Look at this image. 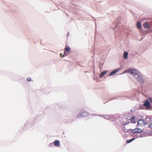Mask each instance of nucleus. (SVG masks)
I'll use <instances>...</instances> for the list:
<instances>
[{"instance_id":"nucleus-24","label":"nucleus","mask_w":152,"mask_h":152,"mask_svg":"<svg viewBox=\"0 0 152 152\" xmlns=\"http://www.w3.org/2000/svg\"><path fill=\"white\" fill-rule=\"evenodd\" d=\"M117 28H118V24L116 25L115 26V29Z\"/></svg>"},{"instance_id":"nucleus-5","label":"nucleus","mask_w":152,"mask_h":152,"mask_svg":"<svg viewBox=\"0 0 152 152\" xmlns=\"http://www.w3.org/2000/svg\"><path fill=\"white\" fill-rule=\"evenodd\" d=\"M88 113L86 111L83 112L80 114V116L81 117H86L88 116Z\"/></svg>"},{"instance_id":"nucleus-18","label":"nucleus","mask_w":152,"mask_h":152,"mask_svg":"<svg viewBox=\"0 0 152 152\" xmlns=\"http://www.w3.org/2000/svg\"><path fill=\"white\" fill-rule=\"evenodd\" d=\"M65 54H66V52H65V51H64V54L63 55H62V53H61L60 54V56L62 57H64L65 56Z\"/></svg>"},{"instance_id":"nucleus-25","label":"nucleus","mask_w":152,"mask_h":152,"mask_svg":"<svg viewBox=\"0 0 152 152\" xmlns=\"http://www.w3.org/2000/svg\"><path fill=\"white\" fill-rule=\"evenodd\" d=\"M68 35H69V32H68L67 34V36Z\"/></svg>"},{"instance_id":"nucleus-17","label":"nucleus","mask_w":152,"mask_h":152,"mask_svg":"<svg viewBox=\"0 0 152 152\" xmlns=\"http://www.w3.org/2000/svg\"><path fill=\"white\" fill-rule=\"evenodd\" d=\"M65 50H64V51H65V52L66 51L68 52L70 51V48L69 47H67L65 48Z\"/></svg>"},{"instance_id":"nucleus-10","label":"nucleus","mask_w":152,"mask_h":152,"mask_svg":"<svg viewBox=\"0 0 152 152\" xmlns=\"http://www.w3.org/2000/svg\"><path fill=\"white\" fill-rule=\"evenodd\" d=\"M123 131L124 132H128L130 133V132H131L130 129H126L125 126H124L123 128Z\"/></svg>"},{"instance_id":"nucleus-6","label":"nucleus","mask_w":152,"mask_h":152,"mask_svg":"<svg viewBox=\"0 0 152 152\" xmlns=\"http://www.w3.org/2000/svg\"><path fill=\"white\" fill-rule=\"evenodd\" d=\"M120 68H119L113 70L110 73V74L109 75V76H111L113 75L118 72Z\"/></svg>"},{"instance_id":"nucleus-27","label":"nucleus","mask_w":152,"mask_h":152,"mask_svg":"<svg viewBox=\"0 0 152 152\" xmlns=\"http://www.w3.org/2000/svg\"><path fill=\"white\" fill-rule=\"evenodd\" d=\"M127 118H125V120L126 121V120H127Z\"/></svg>"},{"instance_id":"nucleus-19","label":"nucleus","mask_w":152,"mask_h":152,"mask_svg":"<svg viewBox=\"0 0 152 152\" xmlns=\"http://www.w3.org/2000/svg\"><path fill=\"white\" fill-rule=\"evenodd\" d=\"M129 123V121H127L126 123H123L122 124L123 125L125 126L127 124H128Z\"/></svg>"},{"instance_id":"nucleus-8","label":"nucleus","mask_w":152,"mask_h":152,"mask_svg":"<svg viewBox=\"0 0 152 152\" xmlns=\"http://www.w3.org/2000/svg\"><path fill=\"white\" fill-rule=\"evenodd\" d=\"M54 145L55 146L58 147L60 145V142L59 140H56L54 142Z\"/></svg>"},{"instance_id":"nucleus-22","label":"nucleus","mask_w":152,"mask_h":152,"mask_svg":"<svg viewBox=\"0 0 152 152\" xmlns=\"http://www.w3.org/2000/svg\"><path fill=\"white\" fill-rule=\"evenodd\" d=\"M53 143H50L49 144V146L50 147L52 146H53Z\"/></svg>"},{"instance_id":"nucleus-12","label":"nucleus","mask_w":152,"mask_h":152,"mask_svg":"<svg viewBox=\"0 0 152 152\" xmlns=\"http://www.w3.org/2000/svg\"><path fill=\"white\" fill-rule=\"evenodd\" d=\"M99 116L100 117H102L104 118H105L107 120H109V115L107 116L105 115H100Z\"/></svg>"},{"instance_id":"nucleus-16","label":"nucleus","mask_w":152,"mask_h":152,"mask_svg":"<svg viewBox=\"0 0 152 152\" xmlns=\"http://www.w3.org/2000/svg\"><path fill=\"white\" fill-rule=\"evenodd\" d=\"M143 137V134H142L141 133H139L137 135V138L142 137Z\"/></svg>"},{"instance_id":"nucleus-21","label":"nucleus","mask_w":152,"mask_h":152,"mask_svg":"<svg viewBox=\"0 0 152 152\" xmlns=\"http://www.w3.org/2000/svg\"><path fill=\"white\" fill-rule=\"evenodd\" d=\"M149 101L150 103H152V98L150 97L149 98Z\"/></svg>"},{"instance_id":"nucleus-9","label":"nucleus","mask_w":152,"mask_h":152,"mask_svg":"<svg viewBox=\"0 0 152 152\" xmlns=\"http://www.w3.org/2000/svg\"><path fill=\"white\" fill-rule=\"evenodd\" d=\"M137 27L138 29L141 28V22L140 21H138L137 23Z\"/></svg>"},{"instance_id":"nucleus-1","label":"nucleus","mask_w":152,"mask_h":152,"mask_svg":"<svg viewBox=\"0 0 152 152\" xmlns=\"http://www.w3.org/2000/svg\"><path fill=\"white\" fill-rule=\"evenodd\" d=\"M128 72L133 75L136 80L140 84H143L145 83V81L143 78L141 74L138 71L134 69H131L128 71H125L123 74Z\"/></svg>"},{"instance_id":"nucleus-11","label":"nucleus","mask_w":152,"mask_h":152,"mask_svg":"<svg viewBox=\"0 0 152 152\" xmlns=\"http://www.w3.org/2000/svg\"><path fill=\"white\" fill-rule=\"evenodd\" d=\"M107 72V70H104L99 75V77H101L106 74Z\"/></svg>"},{"instance_id":"nucleus-23","label":"nucleus","mask_w":152,"mask_h":152,"mask_svg":"<svg viewBox=\"0 0 152 152\" xmlns=\"http://www.w3.org/2000/svg\"><path fill=\"white\" fill-rule=\"evenodd\" d=\"M149 127L152 129V123L149 125Z\"/></svg>"},{"instance_id":"nucleus-26","label":"nucleus","mask_w":152,"mask_h":152,"mask_svg":"<svg viewBox=\"0 0 152 152\" xmlns=\"http://www.w3.org/2000/svg\"><path fill=\"white\" fill-rule=\"evenodd\" d=\"M133 111V110H130V112H132Z\"/></svg>"},{"instance_id":"nucleus-4","label":"nucleus","mask_w":152,"mask_h":152,"mask_svg":"<svg viewBox=\"0 0 152 152\" xmlns=\"http://www.w3.org/2000/svg\"><path fill=\"white\" fill-rule=\"evenodd\" d=\"M143 105L147 109H149L151 107V105L148 99H147L145 101Z\"/></svg>"},{"instance_id":"nucleus-2","label":"nucleus","mask_w":152,"mask_h":152,"mask_svg":"<svg viewBox=\"0 0 152 152\" xmlns=\"http://www.w3.org/2000/svg\"><path fill=\"white\" fill-rule=\"evenodd\" d=\"M147 123V121L143 119H140L137 123V125L143 126Z\"/></svg>"},{"instance_id":"nucleus-13","label":"nucleus","mask_w":152,"mask_h":152,"mask_svg":"<svg viewBox=\"0 0 152 152\" xmlns=\"http://www.w3.org/2000/svg\"><path fill=\"white\" fill-rule=\"evenodd\" d=\"M128 56V53L127 52H124V57L125 59H127Z\"/></svg>"},{"instance_id":"nucleus-7","label":"nucleus","mask_w":152,"mask_h":152,"mask_svg":"<svg viewBox=\"0 0 152 152\" xmlns=\"http://www.w3.org/2000/svg\"><path fill=\"white\" fill-rule=\"evenodd\" d=\"M143 26L144 28L146 29L149 28H150V26L148 22H146L144 23Z\"/></svg>"},{"instance_id":"nucleus-28","label":"nucleus","mask_w":152,"mask_h":152,"mask_svg":"<svg viewBox=\"0 0 152 152\" xmlns=\"http://www.w3.org/2000/svg\"><path fill=\"white\" fill-rule=\"evenodd\" d=\"M79 116V115H78L77 116V117H78Z\"/></svg>"},{"instance_id":"nucleus-20","label":"nucleus","mask_w":152,"mask_h":152,"mask_svg":"<svg viewBox=\"0 0 152 152\" xmlns=\"http://www.w3.org/2000/svg\"><path fill=\"white\" fill-rule=\"evenodd\" d=\"M31 80V78L30 77H28L27 78V80L28 81H30Z\"/></svg>"},{"instance_id":"nucleus-3","label":"nucleus","mask_w":152,"mask_h":152,"mask_svg":"<svg viewBox=\"0 0 152 152\" xmlns=\"http://www.w3.org/2000/svg\"><path fill=\"white\" fill-rule=\"evenodd\" d=\"M130 130L131 131V132H130V134L131 133H132L133 134H134L135 133H140L143 131L142 129L137 128L135 129H130Z\"/></svg>"},{"instance_id":"nucleus-15","label":"nucleus","mask_w":152,"mask_h":152,"mask_svg":"<svg viewBox=\"0 0 152 152\" xmlns=\"http://www.w3.org/2000/svg\"><path fill=\"white\" fill-rule=\"evenodd\" d=\"M130 120L132 122L133 124H135L136 123V121H135L134 117H132L130 119Z\"/></svg>"},{"instance_id":"nucleus-14","label":"nucleus","mask_w":152,"mask_h":152,"mask_svg":"<svg viewBox=\"0 0 152 152\" xmlns=\"http://www.w3.org/2000/svg\"><path fill=\"white\" fill-rule=\"evenodd\" d=\"M135 138H133L132 139L127 140L126 141V142L127 143H129L131 142H132V141L134 140H135Z\"/></svg>"}]
</instances>
